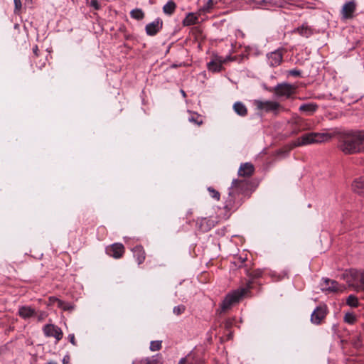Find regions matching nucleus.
<instances>
[{"instance_id": "1", "label": "nucleus", "mask_w": 364, "mask_h": 364, "mask_svg": "<svg viewBox=\"0 0 364 364\" xmlns=\"http://www.w3.org/2000/svg\"><path fill=\"white\" fill-rule=\"evenodd\" d=\"M338 149L345 154L364 151V132L348 131L339 135Z\"/></svg>"}, {"instance_id": "2", "label": "nucleus", "mask_w": 364, "mask_h": 364, "mask_svg": "<svg viewBox=\"0 0 364 364\" xmlns=\"http://www.w3.org/2000/svg\"><path fill=\"white\" fill-rule=\"evenodd\" d=\"M333 134L328 132H309L292 141L293 147L303 146L315 144H321L330 141Z\"/></svg>"}, {"instance_id": "3", "label": "nucleus", "mask_w": 364, "mask_h": 364, "mask_svg": "<svg viewBox=\"0 0 364 364\" xmlns=\"http://www.w3.org/2000/svg\"><path fill=\"white\" fill-rule=\"evenodd\" d=\"M252 103L256 111L261 115L271 113L276 117L279 113L287 111L279 102L274 100H254Z\"/></svg>"}, {"instance_id": "4", "label": "nucleus", "mask_w": 364, "mask_h": 364, "mask_svg": "<svg viewBox=\"0 0 364 364\" xmlns=\"http://www.w3.org/2000/svg\"><path fill=\"white\" fill-rule=\"evenodd\" d=\"M342 278L348 287L356 291H364V271L357 269L346 270Z\"/></svg>"}, {"instance_id": "5", "label": "nucleus", "mask_w": 364, "mask_h": 364, "mask_svg": "<svg viewBox=\"0 0 364 364\" xmlns=\"http://www.w3.org/2000/svg\"><path fill=\"white\" fill-rule=\"evenodd\" d=\"M252 283L248 282L246 287H242L234 290L226 295L220 304L221 312H225L229 310L234 304L238 303L240 300L249 291Z\"/></svg>"}, {"instance_id": "6", "label": "nucleus", "mask_w": 364, "mask_h": 364, "mask_svg": "<svg viewBox=\"0 0 364 364\" xmlns=\"http://www.w3.org/2000/svg\"><path fill=\"white\" fill-rule=\"evenodd\" d=\"M249 187V183L244 179H234L230 188L229 196L226 200V208L229 209L236 208L237 205L235 204L236 195L244 193Z\"/></svg>"}, {"instance_id": "7", "label": "nucleus", "mask_w": 364, "mask_h": 364, "mask_svg": "<svg viewBox=\"0 0 364 364\" xmlns=\"http://www.w3.org/2000/svg\"><path fill=\"white\" fill-rule=\"evenodd\" d=\"M321 289L328 293H341L346 290V287L336 280L323 278L321 283Z\"/></svg>"}, {"instance_id": "8", "label": "nucleus", "mask_w": 364, "mask_h": 364, "mask_svg": "<svg viewBox=\"0 0 364 364\" xmlns=\"http://www.w3.org/2000/svg\"><path fill=\"white\" fill-rule=\"evenodd\" d=\"M277 97L289 98L294 92L295 87L289 83L277 84L273 89Z\"/></svg>"}, {"instance_id": "9", "label": "nucleus", "mask_w": 364, "mask_h": 364, "mask_svg": "<svg viewBox=\"0 0 364 364\" xmlns=\"http://www.w3.org/2000/svg\"><path fill=\"white\" fill-rule=\"evenodd\" d=\"M43 331L46 337H54L57 342L62 339L63 335L61 328L54 324L45 325Z\"/></svg>"}, {"instance_id": "10", "label": "nucleus", "mask_w": 364, "mask_h": 364, "mask_svg": "<svg viewBox=\"0 0 364 364\" xmlns=\"http://www.w3.org/2000/svg\"><path fill=\"white\" fill-rule=\"evenodd\" d=\"M327 306L321 305L317 306L311 315V321L312 323L318 325L327 314Z\"/></svg>"}, {"instance_id": "11", "label": "nucleus", "mask_w": 364, "mask_h": 364, "mask_svg": "<svg viewBox=\"0 0 364 364\" xmlns=\"http://www.w3.org/2000/svg\"><path fill=\"white\" fill-rule=\"evenodd\" d=\"M107 253L115 258H121L124 253V247L122 243H114L106 249Z\"/></svg>"}, {"instance_id": "12", "label": "nucleus", "mask_w": 364, "mask_h": 364, "mask_svg": "<svg viewBox=\"0 0 364 364\" xmlns=\"http://www.w3.org/2000/svg\"><path fill=\"white\" fill-rule=\"evenodd\" d=\"M162 21L160 18H157L146 26V33L148 36H155L162 28Z\"/></svg>"}, {"instance_id": "13", "label": "nucleus", "mask_w": 364, "mask_h": 364, "mask_svg": "<svg viewBox=\"0 0 364 364\" xmlns=\"http://www.w3.org/2000/svg\"><path fill=\"white\" fill-rule=\"evenodd\" d=\"M356 9L355 3L353 1L346 2L342 7L341 14L343 18L349 19L353 18V14Z\"/></svg>"}, {"instance_id": "14", "label": "nucleus", "mask_w": 364, "mask_h": 364, "mask_svg": "<svg viewBox=\"0 0 364 364\" xmlns=\"http://www.w3.org/2000/svg\"><path fill=\"white\" fill-rule=\"evenodd\" d=\"M255 172V167L252 164L246 162L241 164L238 169V175L242 177H250Z\"/></svg>"}, {"instance_id": "15", "label": "nucleus", "mask_w": 364, "mask_h": 364, "mask_svg": "<svg viewBox=\"0 0 364 364\" xmlns=\"http://www.w3.org/2000/svg\"><path fill=\"white\" fill-rule=\"evenodd\" d=\"M291 33H298L302 37L309 38L314 34V29L306 23H304L301 26L294 28Z\"/></svg>"}, {"instance_id": "16", "label": "nucleus", "mask_w": 364, "mask_h": 364, "mask_svg": "<svg viewBox=\"0 0 364 364\" xmlns=\"http://www.w3.org/2000/svg\"><path fill=\"white\" fill-rule=\"evenodd\" d=\"M268 63L272 66L276 67L280 65L282 61V53L280 50H275L267 54Z\"/></svg>"}, {"instance_id": "17", "label": "nucleus", "mask_w": 364, "mask_h": 364, "mask_svg": "<svg viewBox=\"0 0 364 364\" xmlns=\"http://www.w3.org/2000/svg\"><path fill=\"white\" fill-rule=\"evenodd\" d=\"M132 252L138 264H142L146 257V253L143 247L141 245H137L132 249Z\"/></svg>"}, {"instance_id": "18", "label": "nucleus", "mask_w": 364, "mask_h": 364, "mask_svg": "<svg viewBox=\"0 0 364 364\" xmlns=\"http://www.w3.org/2000/svg\"><path fill=\"white\" fill-rule=\"evenodd\" d=\"M18 315L23 319L31 318L36 315V311L31 306H23L18 309Z\"/></svg>"}, {"instance_id": "19", "label": "nucleus", "mask_w": 364, "mask_h": 364, "mask_svg": "<svg viewBox=\"0 0 364 364\" xmlns=\"http://www.w3.org/2000/svg\"><path fill=\"white\" fill-rule=\"evenodd\" d=\"M197 225L201 231L207 232L214 226V222L207 218H203L198 220Z\"/></svg>"}, {"instance_id": "20", "label": "nucleus", "mask_w": 364, "mask_h": 364, "mask_svg": "<svg viewBox=\"0 0 364 364\" xmlns=\"http://www.w3.org/2000/svg\"><path fill=\"white\" fill-rule=\"evenodd\" d=\"M199 16L200 15H198L197 12L196 13L190 12V13L187 14L185 18L183 20V22H182L183 25L184 26H192V25L197 23L198 21Z\"/></svg>"}, {"instance_id": "21", "label": "nucleus", "mask_w": 364, "mask_h": 364, "mask_svg": "<svg viewBox=\"0 0 364 364\" xmlns=\"http://www.w3.org/2000/svg\"><path fill=\"white\" fill-rule=\"evenodd\" d=\"M353 189L358 195L364 196V177H360L354 181Z\"/></svg>"}, {"instance_id": "22", "label": "nucleus", "mask_w": 364, "mask_h": 364, "mask_svg": "<svg viewBox=\"0 0 364 364\" xmlns=\"http://www.w3.org/2000/svg\"><path fill=\"white\" fill-rule=\"evenodd\" d=\"M233 109L239 116L245 117L247 114V107L241 102L234 103Z\"/></svg>"}, {"instance_id": "23", "label": "nucleus", "mask_w": 364, "mask_h": 364, "mask_svg": "<svg viewBox=\"0 0 364 364\" xmlns=\"http://www.w3.org/2000/svg\"><path fill=\"white\" fill-rule=\"evenodd\" d=\"M214 4L213 0H208V1L197 11L198 15L210 13L214 7Z\"/></svg>"}, {"instance_id": "24", "label": "nucleus", "mask_w": 364, "mask_h": 364, "mask_svg": "<svg viewBox=\"0 0 364 364\" xmlns=\"http://www.w3.org/2000/svg\"><path fill=\"white\" fill-rule=\"evenodd\" d=\"M176 4L173 0H169L163 6V12L168 16H171L176 11Z\"/></svg>"}, {"instance_id": "25", "label": "nucleus", "mask_w": 364, "mask_h": 364, "mask_svg": "<svg viewBox=\"0 0 364 364\" xmlns=\"http://www.w3.org/2000/svg\"><path fill=\"white\" fill-rule=\"evenodd\" d=\"M317 108L318 106L314 103L303 104L299 107V111L311 114L317 109Z\"/></svg>"}, {"instance_id": "26", "label": "nucleus", "mask_w": 364, "mask_h": 364, "mask_svg": "<svg viewBox=\"0 0 364 364\" xmlns=\"http://www.w3.org/2000/svg\"><path fill=\"white\" fill-rule=\"evenodd\" d=\"M223 61L222 60H212L208 63V68L210 71L212 72H219L222 69V63Z\"/></svg>"}, {"instance_id": "27", "label": "nucleus", "mask_w": 364, "mask_h": 364, "mask_svg": "<svg viewBox=\"0 0 364 364\" xmlns=\"http://www.w3.org/2000/svg\"><path fill=\"white\" fill-rule=\"evenodd\" d=\"M188 121L191 123L200 126L203 124L202 117L196 112H189Z\"/></svg>"}, {"instance_id": "28", "label": "nucleus", "mask_w": 364, "mask_h": 364, "mask_svg": "<svg viewBox=\"0 0 364 364\" xmlns=\"http://www.w3.org/2000/svg\"><path fill=\"white\" fill-rule=\"evenodd\" d=\"M54 301H55L58 307L62 309L64 311H70L73 309V306L69 303H66L57 298H55Z\"/></svg>"}, {"instance_id": "29", "label": "nucleus", "mask_w": 364, "mask_h": 364, "mask_svg": "<svg viewBox=\"0 0 364 364\" xmlns=\"http://www.w3.org/2000/svg\"><path fill=\"white\" fill-rule=\"evenodd\" d=\"M131 17L136 19V20H141L144 18V14L142 11V10L139 9H134L130 13Z\"/></svg>"}, {"instance_id": "30", "label": "nucleus", "mask_w": 364, "mask_h": 364, "mask_svg": "<svg viewBox=\"0 0 364 364\" xmlns=\"http://www.w3.org/2000/svg\"><path fill=\"white\" fill-rule=\"evenodd\" d=\"M346 304L351 307H357L358 306V301L356 296L350 295L347 298Z\"/></svg>"}, {"instance_id": "31", "label": "nucleus", "mask_w": 364, "mask_h": 364, "mask_svg": "<svg viewBox=\"0 0 364 364\" xmlns=\"http://www.w3.org/2000/svg\"><path fill=\"white\" fill-rule=\"evenodd\" d=\"M161 341H153L150 343V350L151 351H157L161 348Z\"/></svg>"}, {"instance_id": "32", "label": "nucleus", "mask_w": 364, "mask_h": 364, "mask_svg": "<svg viewBox=\"0 0 364 364\" xmlns=\"http://www.w3.org/2000/svg\"><path fill=\"white\" fill-rule=\"evenodd\" d=\"M345 322L352 324L356 321L355 316L352 313H346L344 316Z\"/></svg>"}, {"instance_id": "33", "label": "nucleus", "mask_w": 364, "mask_h": 364, "mask_svg": "<svg viewBox=\"0 0 364 364\" xmlns=\"http://www.w3.org/2000/svg\"><path fill=\"white\" fill-rule=\"evenodd\" d=\"M85 1L87 4H88L89 0ZM89 6L96 11L100 10L102 8L101 4L98 1V0H90L89 2Z\"/></svg>"}, {"instance_id": "34", "label": "nucleus", "mask_w": 364, "mask_h": 364, "mask_svg": "<svg viewBox=\"0 0 364 364\" xmlns=\"http://www.w3.org/2000/svg\"><path fill=\"white\" fill-rule=\"evenodd\" d=\"M208 191L210 192V196L213 198L215 199L216 200H219L220 199V193L218 191L215 190L212 187L208 188Z\"/></svg>"}, {"instance_id": "35", "label": "nucleus", "mask_w": 364, "mask_h": 364, "mask_svg": "<svg viewBox=\"0 0 364 364\" xmlns=\"http://www.w3.org/2000/svg\"><path fill=\"white\" fill-rule=\"evenodd\" d=\"M186 307L183 305H178L173 308V312L174 314L178 316L185 311Z\"/></svg>"}, {"instance_id": "36", "label": "nucleus", "mask_w": 364, "mask_h": 364, "mask_svg": "<svg viewBox=\"0 0 364 364\" xmlns=\"http://www.w3.org/2000/svg\"><path fill=\"white\" fill-rule=\"evenodd\" d=\"M14 6H15V9H14L15 13L18 12L21 10V6H22L21 1V0H14Z\"/></svg>"}, {"instance_id": "37", "label": "nucleus", "mask_w": 364, "mask_h": 364, "mask_svg": "<svg viewBox=\"0 0 364 364\" xmlns=\"http://www.w3.org/2000/svg\"><path fill=\"white\" fill-rule=\"evenodd\" d=\"M301 73V70H297V69H293V70H290L288 71V74L289 75H292L294 77L300 76Z\"/></svg>"}, {"instance_id": "38", "label": "nucleus", "mask_w": 364, "mask_h": 364, "mask_svg": "<svg viewBox=\"0 0 364 364\" xmlns=\"http://www.w3.org/2000/svg\"><path fill=\"white\" fill-rule=\"evenodd\" d=\"M68 340L73 345V346H76V341H75V335L74 334H69L68 336Z\"/></svg>"}, {"instance_id": "39", "label": "nucleus", "mask_w": 364, "mask_h": 364, "mask_svg": "<svg viewBox=\"0 0 364 364\" xmlns=\"http://www.w3.org/2000/svg\"><path fill=\"white\" fill-rule=\"evenodd\" d=\"M262 272L260 269H257L253 272L255 277H259L262 276Z\"/></svg>"}, {"instance_id": "40", "label": "nucleus", "mask_w": 364, "mask_h": 364, "mask_svg": "<svg viewBox=\"0 0 364 364\" xmlns=\"http://www.w3.org/2000/svg\"><path fill=\"white\" fill-rule=\"evenodd\" d=\"M33 52L34 53V55L36 56H38V46H35L33 48Z\"/></svg>"}, {"instance_id": "41", "label": "nucleus", "mask_w": 364, "mask_h": 364, "mask_svg": "<svg viewBox=\"0 0 364 364\" xmlns=\"http://www.w3.org/2000/svg\"><path fill=\"white\" fill-rule=\"evenodd\" d=\"M63 364H69V362L65 358H64L63 360Z\"/></svg>"}, {"instance_id": "42", "label": "nucleus", "mask_w": 364, "mask_h": 364, "mask_svg": "<svg viewBox=\"0 0 364 364\" xmlns=\"http://www.w3.org/2000/svg\"><path fill=\"white\" fill-rule=\"evenodd\" d=\"M186 363V358H182L180 360V364H184Z\"/></svg>"}, {"instance_id": "43", "label": "nucleus", "mask_w": 364, "mask_h": 364, "mask_svg": "<svg viewBox=\"0 0 364 364\" xmlns=\"http://www.w3.org/2000/svg\"><path fill=\"white\" fill-rule=\"evenodd\" d=\"M46 364H57V363H56V362H55V361H50V362H48V363H46Z\"/></svg>"}, {"instance_id": "44", "label": "nucleus", "mask_w": 364, "mask_h": 364, "mask_svg": "<svg viewBox=\"0 0 364 364\" xmlns=\"http://www.w3.org/2000/svg\"><path fill=\"white\" fill-rule=\"evenodd\" d=\"M144 364H152V363H151V361H150V360H146L144 362Z\"/></svg>"}, {"instance_id": "45", "label": "nucleus", "mask_w": 364, "mask_h": 364, "mask_svg": "<svg viewBox=\"0 0 364 364\" xmlns=\"http://www.w3.org/2000/svg\"><path fill=\"white\" fill-rule=\"evenodd\" d=\"M181 93H182V95H183L184 97L186 96V93H185V92H184L183 90H181Z\"/></svg>"}, {"instance_id": "46", "label": "nucleus", "mask_w": 364, "mask_h": 364, "mask_svg": "<svg viewBox=\"0 0 364 364\" xmlns=\"http://www.w3.org/2000/svg\"><path fill=\"white\" fill-rule=\"evenodd\" d=\"M310 129L309 127H306L304 128V129Z\"/></svg>"}, {"instance_id": "47", "label": "nucleus", "mask_w": 364, "mask_h": 364, "mask_svg": "<svg viewBox=\"0 0 364 364\" xmlns=\"http://www.w3.org/2000/svg\"><path fill=\"white\" fill-rule=\"evenodd\" d=\"M26 1H32V0H26Z\"/></svg>"}]
</instances>
